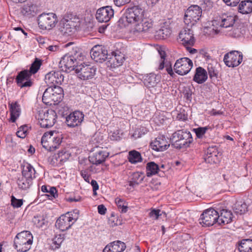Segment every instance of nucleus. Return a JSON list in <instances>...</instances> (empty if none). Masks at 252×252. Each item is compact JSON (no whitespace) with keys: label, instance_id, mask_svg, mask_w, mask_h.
I'll list each match as a JSON object with an SVG mask.
<instances>
[{"label":"nucleus","instance_id":"62","mask_svg":"<svg viewBox=\"0 0 252 252\" xmlns=\"http://www.w3.org/2000/svg\"><path fill=\"white\" fill-rule=\"evenodd\" d=\"M110 138L112 140H118L120 138L119 133L118 130L114 131L111 135H110Z\"/></svg>","mask_w":252,"mask_h":252},{"label":"nucleus","instance_id":"45","mask_svg":"<svg viewBox=\"0 0 252 252\" xmlns=\"http://www.w3.org/2000/svg\"><path fill=\"white\" fill-rule=\"evenodd\" d=\"M42 64V61L39 59L36 58L34 61L32 63L30 69L28 70L31 75L34 74L39 69Z\"/></svg>","mask_w":252,"mask_h":252},{"label":"nucleus","instance_id":"13","mask_svg":"<svg viewBox=\"0 0 252 252\" xmlns=\"http://www.w3.org/2000/svg\"><path fill=\"white\" fill-rule=\"evenodd\" d=\"M58 18L54 13H42L38 19V24L42 30H51L55 27Z\"/></svg>","mask_w":252,"mask_h":252},{"label":"nucleus","instance_id":"38","mask_svg":"<svg viewBox=\"0 0 252 252\" xmlns=\"http://www.w3.org/2000/svg\"><path fill=\"white\" fill-rule=\"evenodd\" d=\"M246 28L243 25H240L237 27L233 28L229 35L234 38H238L245 34Z\"/></svg>","mask_w":252,"mask_h":252},{"label":"nucleus","instance_id":"64","mask_svg":"<svg viewBox=\"0 0 252 252\" xmlns=\"http://www.w3.org/2000/svg\"><path fill=\"white\" fill-rule=\"evenodd\" d=\"M98 212L101 215H104L106 212V208L103 205H99L97 207Z\"/></svg>","mask_w":252,"mask_h":252},{"label":"nucleus","instance_id":"56","mask_svg":"<svg viewBox=\"0 0 252 252\" xmlns=\"http://www.w3.org/2000/svg\"><path fill=\"white\" fill-rule=\"evenodd\" d=\"M161 215V211L159 209H153L149 213V216L155 220H158Z\"/></svg>","mask_w":252,"mask_h":252},{"label":"nucleus","instance_id":"49","mask_svg":"<svg viewBox=\"0 0 252 252\" xmlns=\"http://www.w3.org/2000/svg\"><path fill=\"white\" fill-rule=\"evenodd\" d=\"M207 69L209 77L212 80L217 78L218 71L212 64L208 65Z\"/></svg>","mask_w":252,"mask_h":252},{"label":"nucleus","instance_id":"40","mask_svg":"<svg viewBox=\"0 0 252 252\" xmlns=\"http://www.w3.org/2000/svg\"><path fill=\"white\" fill-rule=\"evenodd\" d=\"M32 180L31 178L22 177L18 179L17 184L20 189L26 190L29 189L32 184Z\"/></svg>","mask_w":252,"mask_h":252},{"label":"nucleus","instance_id":"48","mask_svg":"<svg viewBox=\"0 0 252 252\" xmlns=\"http://www.w3.org/2000/svg\"><path fill=\"white\" fill-rule=\"evenodd\" d=\"M209 127L208 126L205 127H198L193 129L197 138L199 139H202L205 137V134L206 133Z\"/></svg>","mask_w":252,"mask_h":252},{"label":"nucleus","instance_id":"25","mask_svg":"<svg viewBox=\"0 0 252 252\" xmlns=\"http://www.w3.org/2000/svg\"><path fill=\"white\" fill-rule=\"evenodd\" d=\"M126 248L125 243L120 241H116L106 245L103 252H123Z\"/></svg>","mask_w":252,"mask_h":252},{"label":"nucleus","instance_id":"2","mask_svg":"<svg viewBox=\"0 0 252 252\" xmlns=\"http://www.w3.org/2000/svg\"><path fill=\"white\" fill-rule=\"evenodd\" d=\"M33 243V236L29 231H23L18 233L14 238L15 249L20 252H26L31 248Z\"/></svg>","mask_w":252,"mask_h":252},{"label":"nucleus","instance_id":"46","mask_svg":"<svg viewBox=\"0 0 252 252\" xmlns=\"http://www.w3.org/2000/svg\"><path fill=\"white\" fill-rule=\"evenodd\" d=\"M115 202L117 205L119 211L122 213H125L127 211V204L123 199L119 198L115 199Z\"/></svg>","mask_w":252,"mask_h":252},{"label":"nucleus","instance_id":"9","mask_svg":"<svg viewBox=\"0 0 252 252\" xmlns=\"http://www.w3.org/2000/svg\"><path fill=\"white\" fill-rule=\"evenodd\" d=\"M179 39L180 43L186 47L187 50L190 53L194 54L197 52L196 49L190 48V46H193L195 42V38L191 27L187 26L183 29L179 33Z\"/></svg>","mask_w":252,"mask_h":252},{"label":"nucleus","instance_id":"8","mask_svg":"<svg viewBox=\"0 0 252 252\" xmlns=\"http://www.w3.org/2000/svg\"><path fill=\"white\" fill-rule=\"evenodd\" d=\"M82 53L75 51L73 53H68L62 57L60 62V65L63 69L73 70L76 68L77 60L82 59Z\"/></svg>","mask_w":252,"mask_h":252},{"label":"nucleus","instance_id":"35","mask_svg":"<svg viewBox=\"0 0 252 252\" xmlns=\"http://www.w3.org/2000/svg\"><path fill=\"white\" fill-rule=\"evenodd\" d=\"M238 11L243 14L252 13V0H247L241 1L238 6Z\"/></svg>","mask_w":252,"mask_h":252},{"label":"nucleus","instance_id":"26","mask_svg":"<svg viewBox=\"0 0 252 252\" xmlns=\"http://www.w3.org/2000/svg\"><path fill=\"white\" fill-rule=\"evenodd\" d=\"M218 154L219 152L216 146L209 147L204 157L205 162L211 164L216 163L218 161Z\"/></svg>","mask_w":252,"mask_h":252},{"label":"nucleus","instance_id":"1","mask_svg":"<svg viewBox=\"0 0 252 252\" xmlns=\"http://www.w3.org/2000/svg\"><path fill=\"white\" fill-rule=\"evenodd\" d=\"M129 24H133L131 33L136 35L147 32L153 26L152 22L145 16V10L139 6L127 8L117 22L120 28H125Z\"/></svg>","mask_w":252,"mask_h":252},{"label":"nucleus","instance_id":"51","mask_svg":"<svg viewBox=\"0 0 252 252\" xmlns=\"http://www.w3.org/2000/svg\"><path fill=\"white\" fill-rule=\"evenodd\" d=\"M147 132L146 129L143 127H140L135 129L131 136L134 139L140 138Z\"/></svg>","mask_w":252,"mask_h":252},{"label":"nucleus","instance_id":"12","mask_svg":"<svg viewBox=\"0 0 252 252\" xmlns=\"http://www.w3.org/2000/svg\"><path fill=\"white\" fill-rule=\"evenodd\" d=\"M219 213L213 208H209L203 211L200 216V223L202 226H210L218 224Z\"/></svg>","mask_w":252,"mask_h":252},{"label":"nucleus","instance_id":"10","mask_svg":"<svg viewBox=\"0 0 252 252\" xmlns=\"http://www.w3.org/2000/svg\"><path fill=\"white\" fill-rule=\"evenodd\" d=\"M61 32L65 35H70L74 30L80 25V19L76 16L67 15L61 20Z\"/></svg>","mask_w":252,"mask_h":252},{"label":"nucleus","instance_id":"58","mask_svg":"<svg viewBox=\"0 0 252 252\" xmlns=\"http://www.w3.org/2000/svg\"><path fill=\"white\" fill-rule=\"evenodd\" d=\"M80 175L86 182L90 183V176L88 174L87 170H81Z\"/></svg>","mask_w":252,"mask_h":252},{"label":"nucleus","instance_id":"55","mask_svg":"<svg viewBox=\"0 0 252 252\" xmlns=\"http://www.w3.org/2000/svg\"><path fill=\"white\" fill-rule=\"evenodd\" d=\"M108 222L110 226L114 227L120 225L121 224V220H118L117 218L115 217V216H112L109 218Z\"/></svg>","mask_w":252,"mask_h":252},{"label":"nucleus","instance_id":"22","mask_svg":"<svg viewBox=\"0 0 252 252\" xmlns=\"http://www.w3.org/2000/svg\"><path fill=\"white\" fill-rule=\"evenodd\" d=\"M84 116L82 112L75 111L66 117V124L70 127L77 126L81 124L83 121Z\"/></svg>","mask_w":252,"mask_h":252},{"label":"nucleus","instance_id":"44","mask_svg":"<svg viewBox=\"0 0 252 252\" xmlns=\"http://www.w3.org/2000/svg\"><path fill=\"white\" fill-rule=\"evenodd\" d=\"M234 211L236 214H243L247 211V205L244 202H237L234 204Z\"/></svg>","mask_w":252,"mask_h":252},{"label":"nucleus","instance_id":"17","mask_svg":"<svg viewBox=\"0 0 252 252\" xmlns=\"http://www.w3.org/2000/svg\"><path fill=\"white\" fill-rule=\"evenodd\" d=\"M57 114L53 110H48L42 115L40 114L39 123L41 127L48 128L52 126L55 123Z\"/></svg>","mask_w":252,"mask_h":252},{"label":"nucleus","instance_id":"42","mask_svg":"<svg viewBox=\"0 0 252 252\" xmlns=\"http://www.w3.org/2000/svg\"><path fill=\"white\" fill-rule=\"evenodd\" d=\"M71 156V153L66 150H63L59 152L55 156L56 160L62 164L66 161Z\"/></svg>","mask_w":252,"mask_h":252},{"label":"nucleus","instance_id":"43","mask_svg":"<svg viewBox=\"0 0 252 252\" xmlns=\"http://www.w3.org/2000/svg\"><path fill=\"white\" fill-rule=\"evenodd\" d=\"M128 159L132 164H135L142 161L140 153L135 150L131 151L129 152Z\"/></svg>","mask_w":252,"mask_h":252},{"label":"nucleus","instance_id":"39","mask_svg":"<svg viewBox=\"0 0 252 252\" xmlns=\"http://www.w3.org/2000/svg\"><path fill=\"white\" fill-rule=\"evenodd\" d=\"M41 190L43 192H47V195L50 199H53L58 197L57 190L55 187L50 186L43 185L41 188Z\"/></svg>","mask_w":252,"mask_h":252},{"label":"nucleus","instance_id":"3","mask_svg":"<svg viewBox=\"0 0 252 252\" xmlns=\"http://www.w3.org/2000/svg\"><path fill=\"white\" fill-rule=\"evenodd\" d=\"M62 141V135L55 131L44 133L41 138V144L47 151L52 152L58 148Z\"/></svg>","mask_w":252,"mask_h":252},{"label":"nucleus","instance_id":"6","mask_svg":"<svg viewBox=\"0 0 252 252\" xmlns=\"http://www.w3.org/2000/svg\"><path fill=\"white\" fill-rule=\"evenodd\" d=\"M237 17L234 14L230 13H224L221 14L217 20H214L212 22L213 27L209 28L210 34H216L219 32V30L215 27V25H219L220 27L227 28L233 26Z\"/></svg>","mask_w":252,"mask_h":252},{"label":"nucleus","instance_id":"52","mask_svg":"<svg viewBox=\"0 0 252 252\" xmlns=\"http://www.w3.org/2000/svg\"><path fill=\"white\" fill-rule=\"evenodd\" d=\"M109 63V64L111 67H116L118 66L116 65V56L115 52H111V54H108V57L106 59Z\"/></svg>","mask_w":252,"mask_h":252},{"label":"nucleus","instance_id":"41","mask_svg":"<svg viewBox=\"0 0 252 252\" xmlns=\"http://www.w3.org/2000/svg\"><path fill=\"white\" fill-rule=\"evenodd\" d=\"M32 221L38 228L46 227L48 223L46 217L43 215L35 216L32 220Z\"/></svg>","mask_w":252,"mask_h":252},{"label":"nucleus","instance_id":"11","mask_svg":"<svg viewBox=\"0 0 252 252\" xmlns=\"http://www.w3.org/2000/svg\"><path fill=\"white\" fill-rule=\"evenodd\" d=\"M202 13V8L199 6H190L185 12L184 23L188 27H192L200 20Z\"/></svg>","mask_w":252,"mask_h":252},{"label":"nucleus","instance_id":"30","mask_svg":"<svg viewBox=\"0 0 252 252\" xmlns=\"http://www.w3.org/2000/svg\"><path fill=\"white\" fill-rule=\"evenodd\" d=\"M160 81L159 77L154 73L147 74L144 79L143 83L148 88L156 87Z\"/></svg>","mask_w":252,"mask_h":252},{"label":"nucleus","instance_id":"59","mask_svg":"<svg viewBox=\"0 0 252 252\" xmlns=\"http://www.w3.org/2000/svg\"><path fill=\"white\" fill-rule=\"evenodd\" d=\"M131 0H114V3L117 6L120 7L129 3Z\"/></svg>","mask_w":252,"mask_h":252},{"label":"nucleus","instance_id":"28","mask_svg":"<svg viewBox=\"0 0 252 252\" xmlns=\"http://www.w3.org/2000/svg\"><path fill=\"white\" fill-rule=\"evenodd\" d=\"M207 78V73L204 68L200 66L196 68L195 74L193 78L194 81L198 84H201L204 83Z\"/></svg>","mask_w":252,"mask_h":252},{"label":"nucleus","instance_id":"16","mask_svg":"<svg viewBox=\"0 0 252 252\" xmlns=\"http://www.w3.org/2000/svg\"><path fill=\"white\" fill-rule=\"evenodd\" d=\"M243 54L238 51H231L224 56L225 64L229 67L238 66L242 62Z\"/></svg>","mask_w":252,"mask_h":252},{"label":"nucleus","instance_id":"37","mask_svg":"<svg viewBox=\"0 0 252 252\" xmlns=\"http://www.w3.org/2000/svg\"><path fill=\"white\" fill-rule=\"evenodd\" d=\"M159 171L160 169L158 165L153 161L148 162L146 165V175L148 177H151L155 175Z\"/></svg>","mask_w":252,"mask_h":252},{"label":"nucleus","instance_id":"24","mask_svg":"<svg viewBox=\"0 0 252 252\" xmlns=\"http://www.w3.org/2000/svg\"><path fill=\"white\" fill-rule=\"evenodd\" d=\"M109 156V153L106 151L99 150L89 157V161L93 164H100L104 162Z\"/></svg>","mask_w":252,"mask_h":252},{"label":"nucleus","instance_id":"61","mask_svg":"<svg viewBox=\"0 0 252 252\" xmlns=\"http://www.w3.org/2000/svg\"><path fill=\"white\" fill-rule=\"evenodd\" d=\"M66 200L68 202H79L82 200V197L80 196L69 197L66 198Z\"/></svg>","mask_w":252,"mask_h":252},{"label":"nucleus","instance_id":"47","mask_svg":"<svg viewBox=\"0 0 252 252\" xmlns=\"http://www.w3.org/2000/svg\"><path fill=\"white\" fill-rule=\"evenodd\" d=\"M63 240L64 238L62 235L60 234L56 236L53 239V243L51 246L52 249L55 250L59 249Z\"/></svg>","mask_w":252,"mask_h":252},{"label":"nucleus","instance_id":"53","mask_svg":"<svg viewBox=\"0 0 252 252\" xmlns=\"http://www.w3.org/2000/svg\"><path fill=\"white\" fill-rule=\"evenodd\" d=\"M158 52L161 59L160 63L158 66V69L162 70L164 67V61L166 57V53L161 49H159Z\"/></svg>","mask_w":252,"mask_h":252},{"label":"nucleus","instance_id":"54","mask_svg":"<svg viewBox=\"0 0 252 252\" xmlns=\"http://www.w3.org/2000/svg\"><path fill=\"white\" fill-rule=\"evenodd\" d=\"M23 203V199H18L13 195L11 197V204L14 208H19Z\"/></svg>","mask_w":252,"mask_h":252},{"label":"nucleus","instance_id":"23","mask_svg":"<svg viewBox=\"0 0 252 252\" xmlns=\"http://www.w3.org/2000/svg\"><path fill=\"white\" fill-rule=\"evenodd\" d=\"M169 144L164 136H158L151 143L153 149L158 152H162L168 148Z\"/></svg>","mask_w":252,"mask_h":252},{"label":"nucleus","instance_id":"36","mask_svg":"<svg viewBox=\"0 0 252 252\" xmlns=\"http://www.w3.org/2000/svg\"><path fill=\"white\" fill-rule=\"evenodd\" d=\"M171 33L170 28L164 23L160 28L156 32V36L159 39H164L169 36Z\"/></svg>","mask_w":252,"mask_h":252},{"label":"nucleus","instance_id":"31","mask_svg":"<svg viewBox=\"0 0 252 252\" xmlns=\"http://www.w3.org/2000/svg\"><path fill=\"white\" fill-rule=\"evenodd\" d=\"M144 176L143 174L139 172H135L132 173L129 177L128 184L132 188L138 185L143 181Z\"/></svg>","mask_w":252,"mask_h":252},{"label":"nucleus","instance_id":"19","mask_svg":"<svg viewBox=\"0 0 252 252\" xmlns=\"http://www.w3.org/2000/svg\"><path fill=\"white\" fill-rule=\"evenodd\" d=\"M31 77V73L28 70L25 69L18 73L15 81L18 86L21 88L30 87L33 84Z\"/></svg>","mask_w":252,"mask_h":252},{"label":"nucleus","instance_id":"27","mask_svg":"<svg viewBox=\"0 0 252 252\" xmlns=\"http://www.w3.org/2000/svg\"><path fill=\"white\" fill-rule=\"evenodd\" d=\"M233 215L230 211L222 209L219 213L218 224L224 225L231 222L232 220Z\"/></svg>","mask_w":252,"mask_h":252},{"label":"nucleus","instance_id":"4","mask_svg":"<svg viewBox=\"0 0 252 252\" xmlns=\"http://www.w3.org/2000/svg\"><path fill=\"white\" fill-rule=\"evenodd\" d=\"M79 211L77 209L61 215L56 220V227L62 231L69 229L79 218Z\"/></svg>","mask_w":252,"mask_h":252},{"label":"nucleus","instance_id":"18","mask_svg":"<svg viewBox=\"0 0 252 252\" xmlns=\"http://www.w3.org/2000/svg\"><path fill=\"white\" fill-rule=\"evenodd\" d=\"M64 80V76L60 71H52L45 77V81L49 87H55L61 85Z\"/></svg>","mask_w":252,"mask_h":252},{"label":"nucleus","instance_id":"63","mask_svg":"<svg viewBox=\"0 0 252 252\" xmlns=\"http://www.w3.org/2000/svg\"><path fill=\"white\" fill-rule=\"evenodd\" d=\"M91 184L93 187L94 193L96 194V190L99 189V186L97 182L94 180H92L91 181Z\"/></svg>","mask_w":252,"mask_h":252},{"label":"nucleus","instance_id":"15","mask_svg":"<svg viewBox=\"0 0 252 252\" xmlns=\"http://www.w3.org/2000/svg\"><path fill=\"white\" fill-rule=\"evenodd\" d=\"M75 72L80 79L87 80L94 77L95 74L96 69L90 64L83 63L76 66Z\"/></svg>","mask_w":252,"mask_h":252},{"label":"nucleus","instance_id":"34","mask_svg":"<svg viewBox=\"0 0 252 252\" xmlns=\"http://www.w3.org/2000/svg\"><path fill=\"white\" fill-rule=\"evenodd\" d=\"M38 10L36 5L32 3H28L23 6L21 10V13L25 16H34Z\"/></svg>","mask_w":252,"mask_h":252},{"label":"nucleus","instance_id":"21","mask_svg":"<svg viewBox=\"0 0 252 252\" xmlns=\"http://www.w3.org/2000/svg\"><path fill=\"white\" fill-rule=\"evenodd\" d=\"M91 57L95 62L102 63L108 57V52L100 45L94 46L91 50Z\"/></svg>","mask_w":252,"mask_h":252},{"label":"nucleus","instance_id":"29","mask_svg":"<svg viewBox=\"0 0 252 252\" xmlns=\"http://www.w3.org/2000/svg\"><path fill=\"white\" fill-rule=\"evenodd\" d=\"M9 110L10 113V120L14 123L18 118L21 114L20 105L17 101L9 103Z\"/></svg>","mask_w":252,"mask_h":252},{"label":"nucleus","instance_id":"14","mask_svg":"<svg viewBox=\"0 0 252 252\" xmlns=\"http://www.w3.org/2000/svg\"><path fill=\"white\" fill-rule=\"evenodd\" d=\"M192 66V62L189 58H181L176 61L174 65V70L178 74L184 75L189 72Z\"/></svg>","mask_w":252,"mask_h":252},{"label":"nucleus","instance_id":"32","mask_svg":"<svg viewBox=\"0 0 252 252\" xmlns=\"http://www.w3.org/2000/svg\"><path fill=\"white\" fill-rule=\"evenodd\" d=\"M22 176L33 179L35 178V170L33 167L30 163H24L22 165Z\"/></svg>","mask_w":252,"mask_h":252},{"label":"nucleus","instance_id":"33","mask_svg":"<svg viewBox=\"0 0 252 252\" xmlns=\"http://www.w3.org/2000/svg\"><path fill=\"white\" fill-rule=\"evenodd\" d=\"M238 249L240 252H252V239H243L238 243Z\"/></svg>","mask_w":252,"mask_h":252},{"label":"nucleus","instance_id":"57","mask_svg":"<svg viewBox=\"0 0 252 252\" xmlns=\"http://www.w3.org/2000/svg\"><path fill=\"white\" fill-rule=\"evenodd\" d=\"M184 97L188 100L191 101L192 99V91L189 88H186L183 92Z\"/></svg>","mask_w":252,"mask_h":252},{"label":"nucleus","instance_id":"5","mask_svg":"<svg viewBox=\"0 0 252 252\" xmlns=\"http://www.w3.org/2000/svg\"><path fill=\"white\" fill-rule=\"evenodd\" d=\"M63 97V90L61 87H48L43 93L42 101L47 105H56L62 100Z\"/></svg>","mask_w":252,"mask_h":252},{"label":"nucleus","instance_id":"7","mask_svg":"<svg viewBox=\"0 0 252 252\" xmlns=\"http://www.w3.org/2000/svg\"><path fill=\"white\" fill-rule=\"evenodd\" d=\"M172 145L176 149L189 147L192 142L191 134L189 131L178 130L172 134Z\"/></svg>","mask_w":252,"mask_h":252},{"label":"nucleus","instance_id":"50","mask_svg":"<svg viewBox=\"0 0 252 252\" xmlns=\"http://www.w3.org/2000/svg\"><path fill=\"white\" fill-rule=\"evenodd\" d=\"M115 54L116 56V63L115 64L116 66H119L122 65L125 60V55L119 51H115Z\"/></svg>","mask_w":252,"mask_h":252},{"label":"nucleus","instance_id":"20","mask_svg":"<svg viewBox=\"0 0 252 252\" xmlns=\"http://www.w3.org/2000/svg\"><path fill=\"white\" fill-rule=\"evenodd\" d=\"M114 16V10L111 6L102 7L97 9L95 17L99 22L106 23Z\"/></svg>","mask_w":252,"mask_h":252},{"label":"nucleus","instance_id":"60","mask_svg":"<svg viewBox=\"0 0 252 252\" xmlns=\"http://www.w3.org/2000/svg\"><path fill=\"white\" fill-rule=\"evenodd\" d=\"M223 1L227 5L235 6L239 3L240 0H223Z\"/></svg>","mask_w":252,"mask_h":252}]
</instances>
